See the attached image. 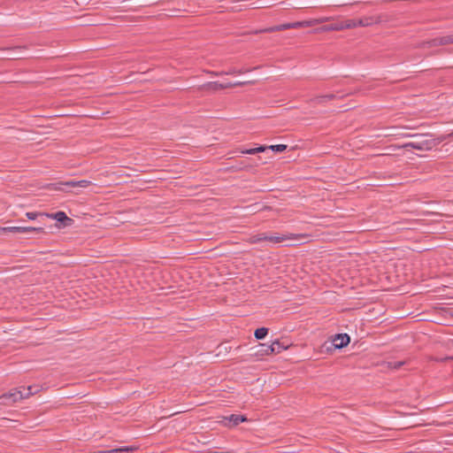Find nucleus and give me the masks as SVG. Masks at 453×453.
<instances>
[{"label":"nucleus","instance_id":"nucleus-12","mask_svg":"<svg viewBox=\"0 0 453 453\" xmlns=\"http://www.w3.org/2000/svg\"><path fill=\"white\" fill-rule=\"evenodd\" d=\"M250 69H236V68H231L229 69L228 71L226 72H209V73L212 74V75H215V76H219V75H223V74H226V75H232V74H242V73H245L247 72H250Z\"/></svg>","mask_w":453,"mask_h":453},{"label":"nucleus","instance_id":"nucleus-10","mask_svg":"<svg viewBox=\"0 0 453 453\" xmlns=\"http://www.w3.org/2000/svg\"><path fill=\"white\" fill-rule=\"evenodd\" d=\"M59 185L72 187V188H87L91 185V181L87 180H69L65 182H60Z\"/></svg>","mask_w":453,"mask_h":453},{"label":"nucleus","instance_id":"nucleus-25","mask_svg":"<svg viewBox=\"0 0 453 453\" xmlns=\"http://www.w3.org/2000/svg\"><path fill=\"white\" fill-rule=\"evenodd\" d=\"M241 153L242 154L254 155V154H257V150H256V148H254V149L242 150Z\"/></svg>","mask_w":453,"mask_h":453},{"label":"nucleus","instance_id":"nucleus-8","mask_svg":"<svg viewBox=\"0 0 453 453\" xmlns=\"http://www.w3.org/2000/svg\"><path fill=\"white\" fill-rule=\"evenodd\" d=\"M380 22L379 17L368 16L357 19V27H369Z\"/></svg>","mask_w":453,"mask_h":453},{"label":"nucleus","instance_id":"nucleus-11","mask_svg":"<svg viewBox=\"0 0 453 453\" xmlns=\"http://www.w3.org/2000/svg\"><path fill=\"white\" fill-rule=\"evenodd\" d=\"M293 239H296L294 234H289V235L281 234V235H270V236L266 235L265 241H268L273 243H280L281 242H284L287 240H293Z\"/></svg>","mask_w":453,"mask_h":453},{"label":"nucleus","instance_id":"nucleus-26","mask_svg":"<svg viewBox=\"0 0 453 453\" xmlns=\"http://www.w3.org/2000/svg\"><path fill=\"white\" fill-rule=\"evenodd\" d=\"M415 136H417V134L406 133L402 134V137L411 138L412 140L415 138Z\"/></svg>","mask_w":453,"mask_h":453},{"label":"nucleus","instance_id":"nucleus-1","mask_svg":"<svg viewBox=\"0 0 453 453\" xmlns=\"http://www.w3.org/2000/svg\"><path fill=\"white\" fill-rule=\"evenodd\" d=\"M449 136L442 135L437 140L433 137L431 134H417L415 138L406 143L402 145H391L388 147L389 150H395L398 149H408L412 148L419 151H427L432 150L434 147L438 145L440 142H443Z\"/></svg>","mask_w":453,"mask_h":453},{"label":"nucleus","instance_id":"nucleus-31","mask_svg":"<svg viewBox=\"0 0 453 453\" xmlns=\"http://www.w3.org/2000/svg\"><path fill=\"white\" fill-rule=\"evenodd\" d=\"M263 7H265V5H260V6H254L253 8H263Z\"/></svg>","mask_w":453,"mask_h":453},{"label":"nucleus","instance_id":"nucleus-15","mask_svg":"<svg viewBox=\"0 0 453 453\" xmlns=\"http://www.w3.org/2000/svg\"><path fill=\"white\" fill-rule=\"evenodd\" d=\"M342 26V30L344 29H351L357 27V19H346L341 21Z\"/></svg>","mask_w":453,"mask_h":453},{"label":"nucleus","instance_id":"nucleus-5","mask_svg":"<svg viewBox=\"0 0 453 453\" xmlns=\"http://www.w3.org/2000/svg\"><path fill=\"white\" fill-rule=\"evenodd\" d=\"M350 342V338L347 334H339L333 338V345L335 349H342L347 346Z\"/></svg>","mask_w":453,"mask_h":453},{"label":"nucleus","instance_id":"nucleus-22","mask_svg":"<svg viewBox=\"0 0 453 453\" xmlns=\"http://www.w3.org/2000/svg\"><path fill=\"white\" fill-rule=\"evenodd\" d=\"M273 349H274V354L280 353L282 349H287L286 347L281 345V343L279 341L273 342Z\"/></svg>","mask_w":453,"mask_h":453},{"label":"nucleus","instance_id":"nucleus-27","mask_svg":"<svg viewBox=\"0 0 453 453\" xmlns=\"http://www.w3.org/2000/svg\"><path fill=\"white\" fill-rule=\"evenodd\" d=\"M246 83H247L246 81H237V82H234V83H231L230 88L242 86V85H244Z\"/></svg>","mask_w":453,"mask_h":453},{"label":"nucleus","instance_id":"nucleus-6","mask_svg":"<svg viewBox=\"0 0 453 453\" xmlns=\"http://www.w3.org/2000/svg\"><path fill=\"white\" fill-rule=\"evenodd\" d=\"M5 231L12 232V233H42L43 232L42 227H34V226H10L5 227Z\"/></svg>","mask_w":453,"mask_h":453},{"label":"nucleus","instance_id":"nucleus-9","mask_svg":"<svg viewBox=\"0 0 453 453\" xmlns=\"http://www.w3.org/2000/svg\"><path fill=\"white\" fill-rule=\"evenodd\" d=\"M46 216L50 217L60 223H63L65 226L70 225V223L73 221V219L68 218L64 211H58L51 215L46 214Z\"/></svg>","mask_w":453,"mask_h":453},{"label":"nucleus","instance_id":"nucleus-24","mask_svg":"<svg viewBox=\"0 0 453 453\" xmlns=\"http://www.w3.org/2000/svg\"><path fill=\"white\" fill-rule=\"evenodd\" d=\"M39 215L42 216V214H39L37 212H27L26 213V216L29 219H35Z\"/></svg>","mask_w":453,"mask_h":453},{"label":"nucleus","instance_id":"nucleus-21","mask_svg":"<svg viewBox=\"0 0 453 453\" xmlns=\"http://www.w3.org/2000/svg\"><path fill=\"white\" fill-rule=\"evenodd\" d=\"M268 149L276 151V152H282L286 150L287 145L285 144H278V145H271L268 147Z\"/></svg>","mask_w":453,"mask_h":453},{"label":"nucleus","instance_id":"nucleus-23","mask_svg":"<svg viewBox=\"0 0 453 453\" xmlns=\"http://www.w3.org/2000/svg\"><path fill=\"white\" fill-rule=\"evenodd\" d=\"M404 364H405L404 361L389 362L388 367L391 369L396 370V369H399L400 367H402Z\"/></svg>","mask_w":453,"mask_h":453},{"label":"nucleus","instance_id":"nucleus-14","mask_svg":"<svg viewBox=\"0 0 453 453\" xmlns=\"http://www.w3.org/2000/svg\"><path fill=\"white\" fill-rule=\"evenodd\" d=\"M225 419L231 422L233 426H237L241 422L247 421V418L245 416L237 414H232L229 417H226Z\"/></svg>","mask_w":453,"mask_h":453},{"label":"nucleus","instance_id":"nucleus-29","mask_svg":"<svg viewBox=\"0 0 453 453\" xmlns=\"http://www.w3.org/2000/svg\"><path fill=\"white\" fill-rule=\"evenodd\" d=\"M208 453H231V452H219V451H209Z\"/></svg>","mask_w":453,"mask_h":453},{"label":"nucleus","instance_id":"nucleus-4","mask_svg":"<svg viewBox=\"0 0 453 453\" xmlns=\"http://www.w3.org/2000/svg\"><path fill=\"white\" fill-rule=\"evenodd\" d=\"M452 43H453V35L437 37V38H434V39L426 42V44H427L429 47H435V46L447 45V44H452Z\"/></svg>","mask_w":453,"mask_h":453},{"label":"nucleus","instance_id":"nucleus-16","mask_svg":"<svg viewBox=\"0 0 453 453\" xmlns=\"http://www.w3.org/2000/svg\"><path fill=\"white\" fill-rule=\"evenodd\" d=\"M267 334H268V328L260 327L255 331L254 334H255L256 339L262 340L267 335Z\"/></svg>","mask_w":453,"mask_h":453},{"label":"nucleus","instance_id":"nucleus-32","mask_svg":"<svg viewBox=\"0 0 453 453\" xmlns=\"http://www.w3.org/2000/svg\"><path fill=\"white\" fill-rule=\"evenodd\" d=\"M448 136H449V137L453 136V132L449 134Z\"/></svg>","mask_w":453,"mask_h":453},{"label":"nucleus","instance_id":"nucleus-2","mask_svg":"<svg viewBox=\"0 0 453 453\" xmlns=\"http://www.w3.org/2000/svg\"><path fill=\"white\" fill-rule=\"evenodd\" d=\"M331 19H333V18H331V17H325V18L314 19H311V20H303V21H296V22H291V23H284V24H281V25L273 26V27H266V28L260 29V30H256V31H254L252 33L253 34L273 33V32L283 31V30L290 29V28L308 27H312V26H315V25H318V24L324 23V22L331 20Z\"/></svg>","mask_w":453,"mask_h":453},{"label":"nucleus","instance_id":"nucleus-18","mask_svg":"<svg viewBox=\"0 0 453 453\" xmlns=\"http://www.w3.org/2000/svg\"><path fill=\"white\" fill-rule=\"evenodd\" d=\"M260 347L262 348L260 352L263 355L274 354V349H273V343L271 345L260 344Z\"/></svg>","mask_w":453,"mask_h":453},{"label":"nucleus","instance_id":"nucleus-3","mask_svg":"<svg viewBox=\"0 0 453 453\" xmlns=\"http://www.w3.org/2000/svg\"><path fill=\"white\" fill-rule=\"evenodd\" d=\"M34 392L32 391V387H21L19 388H13L10 390L7 394H4L0 396L2 403L4 404H12L20 401L22 399L27 398L32 395Z\"/></svg>","mask_w":453,"mask_h":453},{"label":"nucleus","instance_id":"nucleus-20","mask_svg":"<svg viewBox=\"0 0 453 453\" xmlns=\"http://www.w3.org/2000/svg\"><path fill=\"white\" fill-rule=\"evenodd\" d=\"M265 239H266V234H256V235L250 237L249 242L250 243H257L259 242L265 241Z\"/></svg>","mask_w":453,"mask_h":453},{"label":"nucleus","instance_id":"nucleus-17","mask_svg":"<svg viewBox=\"0 0 453 453\" xmlns=\"http://www.w3.org/2000/svg\"><path fill=\"white\" fill-rule=\"evenodd\" d=\"M334 98H335V95H334V94H327V95L317 96L312 101L317 103V104H320V103H323L326 100H333Z\"/></svg>","mask_w":453,"mask_h":453},{"label":"nucleus","instance_id":"nucleus-30","mask_svg":"<svg viewBox=\"0 0 453 453\" xmlns=\"http://www.w3.org/2000/svg\"><path fill=\"white\" fill-rule=\"evenodd\" d=\"M25 48H26L25 46H17L14 49H25Z\"/></svg>","mask_w":453,"mask_h":453},{"label":"nucleus","instance_id":"nucleus-19","mask_svg":"<svg viewBox=\"0 0 453 453\" xmlns=\"http://www.w3.org/2000/svg\"><path fill=\"white\" fill-rule=\"evenodd\" d=\"M131 450H132V449L124 447V448L114 449H110V450H99V451H96L94 453H122V452H128Z\"/></svg>","mask_w":453,"mask_h":453},{"label":"nucleus","instance_id":"nucleus-28","mask_svg":"<svg viewBox=\"0 0 453 453\" xmlns=\"http://www.w3.org/2000/svg\"><path fill=\"white\" fill-rule=\"evenodd\" d=\"M267 149H268V147H266V146H259V147L256 148V150H257V153H259V152H264Z\"/></svg>","mask_w":453,"mask_h":453},{"label":"nucleus","instance_id":"nucleus-13","mask_svg":"<svg viewBox=\"0 0 453 453\" xmlns=\"http://www.w3.org/2000/svg\"><path fill=\"white\" fill-rule=\"evenodd\" d=\"M321 32H328V31H341L342 30V26L341 21L332 23L329 25L323 26L319 28Z\"/></svg>","mask_w":453,"mask_h":453},{"label":"nucleus","instance_id":"nucleus-33","mask_svg":"<svg viewBox=\"0 0 453 453\" xmlns=\"http://www.w3.org/2000/svg\"><path fill=\"white\" fill-rule=\"evenodd\" d=\"M57 189H58V190H62V191H64V190H65V189H64V188H58Z\"/></svg>","mask_w":453,"mask_h":453},{"label":"nucleus","instance_id":"nucleus-7","mask_svg":"<svg viewBox=\"0 0 453 453\" xmlns=\"http://www.w3.org/2000/svg\"><path fill=\"white\" fill-rule=\"evenodd\" d=\"M230 86H231V82L223 84V83H219L218 81H210V82H207L204 85H203L202 88L216 91L219 89L228 88H230Z\"/></svg>","mask_w":453,"mask_h":453}]
</instances>
